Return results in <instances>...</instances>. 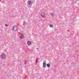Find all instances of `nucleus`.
I'll return each instance as SVG.
<instances>
[{
  "label": "nucleus",
  "instance_id": "f257e3e1",
  "mask_svg": "<svg viewBox=\"0 0 79 79\" xmlns=\"http://www.w3.org/2000/svg\"><path fill=\"white\" fill-rule=\"evenodd\" d=\"M18 29V27L16 26H14L12 28V29L14 31H16Z\"/></svg>",
  "mask_w": 79,
  "mask_h": 79
},
{
  "label": "nucleus",
  "instance_id": "f03ea898",
  "mask_svg": "<svg viewBox=\"0 0 79 79\" xmlns=\"http://www.w3.org/2000/svg\"><path fill=\"white\" fill-rule=\"evenodd\" d=\"M6 55L4 54H2L1 55V58L2 59H4L6 58Z\"/></svg>",
  "mask_w": 79,
  "mask_h": 79
},
{
  "label": "nucleus",
  "instance_id": "7ed1b4c3",
  "mask_svg": "<svg viewBox=\"0 0 79 79\" xmlns=\"http://www.w3.org/2000/svg\"><path fill=\"white\" fill-rule=\"evenodd\" d=\"M43 62H45L43 63V67L44 68L46 67V62L45 61H43Z\"/></svg>",
  "mask_w": 79,
  "mask_h": 79
},
{
  "label": "nucleus",
  "instance_id": "20e7f679",
  "mask_svg": "<svg viewBox=\"0 0 79 79\" xmlns=\"http://www.w3.org/2000/svg\"><path fill=\"white\" fill-rule=\"evenodd\" d=\"M31 4H32V1H31L29 0L27 2V4H28V5H31Z\"/></svg>",
  "mask_w": 79,
  "mask_h": 79
},
{
  "label": "nucleus",
  "instance_id": "39448f33",
  "mask_svg": "<svg viewBox=\"0 0 79 79\" xmlns=\"http://www.w3.org/2000/svg\"><path fill=\"white\" fill-rule=\"evenodd\" d=\"M41 16H42L44 18H45V14H44V13H42L41 14Z\"/></svg>",
  "mask_w": 79,
  "mask_h": 79
},
{
  "label": "nucleus",
  "instance_id": "423d86ee",
  "mask_svg": "<svg viewBox=\"0 0 79 79\" xmlns=\"http://www.w3.org/2000/svg\"><path fill=\"white\" fill-rule=\"evenodd\" d=\"M20 39H23L24 38V35H23V33H22L21 34V36L20 37Z\"/></svg>",
  "mask_w": 79,
  "mask_h": 79
},
{
  "label": "nucleus",
  "instance_id": "0eeeda50",
  "mask_svg": "<svg viewBox=\"0 0 79 79\" xmlns=\"http://www.w3.org/2000/svg\"><path fill=\"white\" fill-rule=\"evenodd\" d=\"M31 42L30 41H28L27 42V44L28 45H31Z\"/></svg>",
  "mask_w": 79,
  "mask_h": 79
},
{
  "label": "nucleus",
  "instance_id": "6e6552de",
  "mask_svg": "<svg viewBox=\"0 0 79 79\" xmlns=\"http://www.w3.org/2000/svg\"><path fill=\"white\" fill-rule=\"evenodd\" d=\"M47 67L49 68V67H50V64L49 63L48 64H47Z\"/></svg>",
  "mask_w": 79,
  "mask_h": 79
},
{
  "label": "nucleus",
  "instance_id": "1a4fd4ad",
  "mask_svg": "<svg viewBox=\"0 0 79 79\" xmlns=\"http://www.w3.org/2000/svg\"><path fill=\"white\" fill-rule=\"evenodd\" d=\"M25 24H26V22H25V21H24L23 23V26H24V25H25Z\"/></svg>",
  "mask_w": 79,
  "mask_h": 79
},
{
  "label": "nucleus",
  "instance_id": "9d476101",
  "mask_svg": "<svg viewBox=\"0 0 79 79\" xmlns=\"http://www.w3.org/2000/svg\"><path fill=\"white\" fill-rule=\"evenodd\" d=\"M49 26L50 27H53V25H49Z\"/></svg>",
  "mask_w": 79,
  "mask_h": 79
},
{
  "label": "nucleus",
  "instance_id": "9b49d317",
  "mask_svg": "<svg viewBox=\"0 0 79 79\" xmlns=\"http://www.w3.org/2000/svg\"><path fill=\"white\" fill-rule=\"evenodd\" d=\"M51 16H54V14H52L51 13Z\"/></svg>",
  "mask_w": 79,
  "mask_h": 79
},
{
  "label": "nucleus",
  "instance_id": "f8f14e48",
  "mask_svg": "<svg viewBox=\"0 0 79 79\" xmlns=\"http://www.w3.org/2000/svg\"><path fill=\"white\" fill-rule=\"evenodd\" d=\"M38 58H36V63H37V61H38Z\"/></svg>",
  "mask_w": 79,
  "mask_h": 79
},
{
  "label": "nucleus",
  "instance_id": "ddd939ff",
  "mask_svg": "<svg viewBox=\"0 0 79 79\" xmlns=\"http://www.w3.org/2000/svg\"><path fill=\"white\" fill-rule=\"evenodd\" d=\"M5 26L6 27L7 26V24H5Z\"/></svg>",
  "mask_w": 79,
  "mask_h": 79
},
{
  "label": "nucleus",
  "instance_id": "4468645a",
  "mask_svg": "<svg viewBox=\"0 0 79 79\" xmlns=\"http://www.w3.org/2000/svg\"><path fill=\"white\" fill-rule=\"evenodd\" d=\"M26 62H25V64H26Z\"/></svg>",
  "mask_w": 79,
  "mask_h": 79
},
{
  "label": "nucleus",
  "instance_id": "2eb2a0df",
  "mask_svg": "<svg viewBox=\"0 0 79 79\" xmlns=\"http://www.w3.org/2000/svg\"><path fill=\"white\" fill-rule=\"evenodd\" d=\"M78 5H79V4H78Z\"/></svg>",
  "mask_w": 79,
  "mask_h": 79
}]
</instances>
